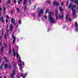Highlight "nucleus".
Masks as SVG:
<instances>
[{"instance_id":"f257e3e1","label":"nucleus","mask_w":78,"mask_h":78,"mask_svg":"<svg viewBox=\"0 0 78 78\" xmlns=\"http://www.w3.org/2000/svg\"><path fill=\"white\" fill-rule=\"evenodd\" d=\"M72 5H73V4L72 3H70L69 8H70L71 7V9L73 12V17L75 18H76V10L75 9V8H76V5H74L72 6Z\"/></svg>"},{"instance_id":"f03ea898","label":"nucleus","mask_w":78,"mask_h":78,"mask_svg":"<svg viewBox=\"0 0 78 78\" xmlns=\"http://www.w3.org/2000/svg\"><path fill=\"white\" fill-rule=\"evenodd\" d=\"M48 18L49 19V21L50 23H56V21H55V19L53 18L52 16L49 15Z\"/></svg>"},{"instance_id":"7ed1b4c3","label":"nucleus","mask_w":78,"mask_h":78,"mask_svg":"<svg viewBox=\"0 0 78 78\" xmlns=\"http://www.w3.org/2000/svg\"><path fill=\"white\" fill-rule=\"evenodd\" d=\"M68 17L69 14H67L66 16V20L67 21V19H68L69 21V22H71V21H72V19H71V18L69 17L68 18Z\"/></svg>"},{"instance_id":"20e7f679","label":"nucleus","mask_w":78,"mask_h":78,"mask_svg":"<svg viewBox=\"0 0 78 78\" xmlns=\"http://www.w3.org/2000/svg\"><path fill=\"white\" fill-rule=\"evenodd\" d=\"M9 28H10V31H12L13 30V28L14 27H13V25L10 24L9 26Z\"/></svg>"},{"instance_id":"39448f33","label":"nucleus","mask_w":78,"mask_h":78,"mask_svg":"<svg viewBox=\"0 0 78 78\" xmlns=\"http://www.w3.org/2000/svg\"><path fill=\"white\" fill-rule=\"evenodd\" d=\"M53 5L54 6H55V5L56 6H59V3L58 2H56V1H54L53 3Z\"/></svg>"},{"instance_id":"423d86ee","label":"nucleus","mask_w":78,"mask_h":78,"mask_svg":"<svg viewBox=\"0 0 78 78\" xmlns=\"http://www.w3.org/2000/svg\"><path fill=\"white\" fill-rule=\"evenodd\" d=\"M43 13V10L42 9H41L40 10V12H38V15L39 17H41V14H42Z\"/></svg>"},{"instance_id":"0eeeda50","label":"nucleus","mask_w":78,"mask_h":78,"mask_svg":"<svg viewBox=\"0 0 78 78\" xmlns=\"http://www.w3.org/2000/svg\"><path fill=\"white\" fill-rule=\"evenodd\" d=\"M58 10L57 9H55V16L56 17V19L57 20L58 19Z\"/></svg>"},{"instance_id":"6e6552de","label":"nucleus","mask_w":78,"mask_h":78,"mask_svg":"<svg viewBox=\"0 0 78 78\" xmlns=\"http://www.w3.org/2000/svg\"><path fill=\"white\" fill-rule=\"evenodd\" d=\"M0 20H1L3 23H5V20L3 19V16H2L0 18Z\"/></svg>"},{"instance_id":"1a4fd4ad","label":"nucleus","mask_w":78,"mask_h":78,"mask_svg":"<svg viewBox=\"0 0 78 78\" xmlns=\"http://www.w3.org/2000/svg\"><path fill=\"white\" fill-rule=\"evenodd\" d=\"M59 9L60 10V12H62L63 11V9L62 8V6H60L59 7Z\"/></svg>"},{"instance_id":"9d476101","label":"nucleus","mask_w":78,"mask_h":78,"mask_svg":"<svg viewBox=\"0 0 78 78\" xmlns=\"http://www.w3.org/2000/svg\"><path fill=\"white\" fill-rule=\"evenodd\" d=\"M48 14H49V15H50V16H52L53 14V12L50 11L48 12Z\"/></svg>"},{"instance_id":"9b49d317","label":"nucleus","mask_w":78,"mask_h":78,"mask_svg":"<svg viewBox=\"0 0 78 78\" xmlns=\"http://www.w3.org/2000/svg\"><path fill=\"white\" fill-rule=\"evenodd\" d=\"M11 22L13 23V24H14L15 23V20L13 18H12L11 20Z\"/></svg>"},{"instance_id":"f8f14e48","label":"nucleus","mask_w":78,"mask_h":78,"mask_svg":"<svg viewBox=\"0 0 78 78\" xmlns=\"http://www.w3.org/2000/svg\"><path fill=\"white\" fill-rule=\"evenodd\" d=\"M5 66V64H4V63H3L1 65L0 67V69H3V66Z\"/></svg>"},{"instance_id":"ddd939ff","label":"nucleus","mask_w":78,"mask_h":78,"mask_svg":"<svg viewBox=\"0 0 78 78\" xmlns=\"http://www.w3.org/2000/svg\"><path fill=\"white\" fill-rule=\"evenodd\" d=\"M12 37L13 39V40L12 42V44H14V43L15 42V41H16V37H15L13 36Z\"/></svg>"},{"instance_id":"4468645a","label":"nucleus","mask_w":78,"mask_h":78,"mask_svg":"<svg viewBox=\"0 0 78 78\" xmlns=\"http://www.w3.org/2000/svg\"><path fill=\"white\" fill-rule=\"evenodd\" d=\"M59 16L60 18L61 19L62 18H63V17H64V14L62 13V14L61 16L60 14H59Z\"/></svg>"},{"instance_id":"2eb2a0df","label":"nucleus","mask_w":78,"mask_h":78,"mask_svg":"<svg viewBox=\"0 0 78 78\" xmlns=\"http://www.w3.org/2000/svg\"><path fill=\"white\" fill-rule=\"evenodd\" d=\"M11 3V0H8L6 2V4L8 5V4H10Z\"/></svg>"},{"instance_id":"dca6fc26","label":"nucleus","mask_w":78,"mask_h":78,"mask_svg":"<svg viewBox=\"0 0 78 78\" xmlns=\"http://www.w3.org/2000/svg\"><path fill=\"white\" fill-rule=\"evenodd\" d=\"M22 1H23V0H20L18 1V4H19V5H20V2H22Z\"/></svg>"},{"instance_id":"f3484780","label":"nucleus","mask_w":78,"mask_h":78,"mask_svg":"<svg viewBox=\"0 0 78 78\" xmlns=\"http://www.w3.org/2000/svg\"><path fill=\"white\" fill-rule=\"evenodd\" d=\"M9 55H11V48H10L9 49Z\"/></svg>"},{"instance_id":"a211bd4d","label":"nucleus","mask_w":78,"mask_h":78,"mask_svg":"<svg viewBox=\"0 0 78 78\" xmlns=\"http://www.w3.org/2000/svg\"><path fill=\"white\" fill-rule=\"evenodd\" d=\"M76 3V5H78V0H75V1L74 2V3Z\"/></svg>"},{"instance_id":"6ab92c4d","label":"nucleus","mask_w":78,"mask_h":78,"mask_svg":"<svg viewBox=\"0 0 78 78\" xmlns=\"http://www.w3.org/2000/svg\"><path fill=\"white\" fill-rule=\"evenodd\" d=\"M47 4H50V3H51V2H50V1H48L47 2Z\"/></svg>"},{"instance_id":"aec40b11","label":"nucleus","mask_w":78,"mask_h":78,"mask_svg":"<svg viewBox=\"0 0 78 78\" xmlns=\"http://www.w3.org/2000/svg\"><path fill=\"white\" fill-rule=\"evenodd\" d=\"M16 56L17 59H18V58H19V54L17 52L16 53Z\"/></svg>"},{"instance_id":"412c9836","label":"nucleus","mask_w":78,"mask_h":78,"mask_svg":"<svg viewBox=\"0 0 78 78\" xmlns=\"http://www.w3.org/2000/svg\"><path fill=\"white\" fill-rule=\"evenodd\" d=\"M76 27H78V24H77V22H76L75 23Z\"/></svg>"},{"instance_id":"4be33fe9","label":"nucleus","mask_w":78,"mask_h":78,"mask_svg":"<svg viewBox=\"0 0 78 78\" xmlns=\"http://www.w3.org/2000/svg\"><path fill=\"white\" fill-rule=\"evenodd\" d=\"M24 11H25V10H26V9H27V5H25L24 7Z\"/></svg>"},{"instance_id":"5701e85b","label":"nucleus","mask_w":78,"mask_h":78,"mask_svg":"<svg viewBox=\"0 0 78 78\" xmlns=\"http://www.w3.org/2000/svg\"><path fill=\"white\" fill-rule=\"evenodd\" d=\"M27 0H24V4L26 5L27 4Z\"/></svg>"},{"instance_id":"b1692460","label":"nucleus","mask_w":78,"mask_h":78,"mask_svg":"<svg viewBox=\"0 0 78 78\" xmlns=\"http://www.w3.org/2000/svg\"><path fill=\"white\" fill-rule=\"evenodd\" d=\"M18 23L20 25L21 24V21L20 20H19Z\"/></svg>"},{"instance_id":"393cba45","label":"nucleus","mask_w":78,"mask_h":78,"mask_svg":"<svg viewBox=\"0 0 78 78\" xmlns=\"http://www.w3.org/2000/svg\"><path fill=\"white\" fill-rule=\"evenodd\" d=\"M3 45H4V46H5V47H6V44H5V42H3Z\"/></svg>"},{"instance_id":"a878e982","label":"nucleus","mask_w":78,"mask_h":78,"mask_svg":"<svg viewBox=\"0 0 78 78\" xmlns=\"http://www.w3.org/2000/svg\"><path fill=\"white\" fill-rule=\"evenodd\" d=\"M48 11H49L48 9H47L45 12V14H47V13H48Z\"/></svg>"},{"instance_id":"bb28decb","label":"nucleus","mask_w":78,"mask_h":78,"mask_svg":"<svg viewBox=\"0 0 78 78\" xmlns=\"http://www.w3.org/2000/svg\"><path fill=\"white\" fill-rule=\"evenodd\" d=\"M5 62H9V60L7 59H6L5 60Z\"/></svg>"},{"instance_id":"cd10ccee","label":"nucleus","mask_w":78,"mask_h":78,"mask_svg":"<svg viewBox=\"0 0 78 78\" xmlns=\"http://www.w3.org/2000/svg\"><path fill=\"white\" fill-rule=\"evenodd\" d=\"M7 67H8V65H7V64H5V68H7Z\"/></svg>"},{"instance_id":"c85d7f7f","label":"nucleus","mask_w":78,"mask_h":78,"mask_svg":"<svg viewBox=\"0 0 78 78\" xmlns=\"http://www.w3.org/2000/svg\"><path fill=\"white\" fill-rule=\"evenodd\" d=\"M16 9L17 10V12H18L19 13L20 10H19V8H16Z\"/></svg>"},{"instance_id":"c756f323","label":"nucleus","mask_w":78,"mask_h":78,"mask_svg":"<svg viewBox=\"0 0 78 78\" xmlns=\"http://www.w3.org/2000/svg\"><path fill=\"white\" fill-rule=\"evenodd\" d=\"M16 52H15V51H14V52H13V56H16Z\"/></svg>"},{"instance_id":"7c9ffc66","label":"nucleus","mask_w":78,"mask_h":78,"mask_svg":"<svg viewBox=\"0 0 78 78\" xmlns=\"http://www.w3.org/2000/svg\"><path fill=\"white\" fill-rule=\"evenodd\" d=\"M66 5V6H68V5H69V2H68V1H67Z\"/></svg>"},{"instance_id":"2f4dec72","label":"nucleus","mask_w":78,"mask_h":78,"mask_svg":"<svg viewBox=\"0 0 78 78\" xmlns=\"http://www.w3.org/2000/svg\"><path fill=\"white\" fill-rule=\"evenodd\" d=\"M4 37L5 38H7V37H6V34H5Z\"/></svg>"},{"instance_id":"473e14b6","label":"nucleus","mask_w":78,"mask_h":78,"mask_svg":"<svg viewBox=\"0 0 78 78\" xmlns=\"http://www.w3.org/2000/svg\"><path fill=\"white\" fill-rule=\"evenodd\" d=\"M13 77H14V74H12L11 75V78H13Z\"/></svg>"},{"instance_id":"72a5a7b5","label":"nucleus","mask_w":78,"mask_h":78,"mask_svg":"<svg viewBox=\"0 0 78 78\" xmlns=\"http://www.w3.org/2000/svg\"><path fill=\"white\" fill-rule=\"evenodd\" d=\"M9 30H7V33H9Z\"/></svg>"},{"instance_id":"f704fd0d","label":"nucleus","mask_w":78,"mask_h":78,"mask_svg":"<svg viewBox=\"0 0 78 78\" xmlns=\"http://www.w3.org/2000/svg\"><path fill=\"white\" fill-rule=\"evenodd\" d=\"M3 48H2L1 49V52H3Z\"/></svg>"},{"instance_id":"c9c22d12","label":"nucleus","mask_w":78,"mask_h":78,"mask_svg":"<svg viewBox=\"0 0 78 78\" xmlns=\"http://www.w3.org/2000/svg\"><path fill=\"white\" fill-rule=\"evenodd\" d=\"M61 5L62 6H63L64 5V3L63 2H62L61 3Z\"/></svg>"},{"instance_id":"e433bc0d","label":"nucleus","mask_w":78,"mask_h":78,"mask_svg":"<svg viewBox=\"0 0 78 78\" xmlns=\"http://www.w3.org/2000/svg\"><path fill=\"white\" fill-rule=\"evenodd\" d=\"M6 17L7 18V19H9V16H8V15H7L6 16Z\"/></svg>"},{"instance_id":"4c0bfd02","label":"nucleus","mask_w":78,"mask_h":78,"mask_svg":"<svg viewBox=\"0 0 78 78\" xmlns=\"http://www.w3.org/2000/svg\"><path fill=\"white\" fill-rule=\"evenodd\" d=\"M23 74H22V73H21L20 76H21L22 77H23Z\"/></svg>"},{"instance_id":"58836bf2","label":"nucleus","mask_w":78,"mask_h":78,"mask_svg":"<svg viewBox=\"0 0 78 78\" xmlns=\"http://www.w3.org/2000/svg\"><path fill=\"white\" fill-rule=\"evenodd\" d=\"M19 61H20V62H22V61H21V59L20 58L19 59Z\"/></svg>"},{"instance_id":"ea45409f","label":"nucleus","mask_w":78,"mask_h":78,"mask_svg":"<svg viewBox=\"0 0 78 78\" xmlns=\"http://www.w3.org/2000/svg\"><path fill=\"white\" fill-rule=\"evenodd\" d=\"M19 66H20V67H22V64H19Z\"/></svg>"},{"instance_id":"a19ab883","label":"nucleus","mask_w":78,"mask_h":78,"mask_svg":"<svg viewBox=\"0 0 78 78\" xmlns=\"http://www.w3.org/2000/svg\"><path fill=\"white\" fill-rule=\"evenodd\" d=\"M4 59H5V61L6 60V59H6V57H4Z\"/></svg>"},{"instance_id":"79ce46f5","label":"nucleus","mask_w":78,"mask_h":78,"mask_svg":"<svg viewBox=\"0 0 78 78\" xmlns=\"http://www.w3.org/2000/svg\"><path fill=\"white\" fill-rule=\"evenodd\" d=\"M42 20L43 21H45V20L44 19V18H43L42 19Z\"/></svg>"},{"instance_id":"37998d69","label":"nucleus","mask_w":78,"mask_h":78,"mask_svg":"<svg viewBox=\"0 0 78 78\" xmlns=\"http://www.w3.org/2000/svg\"><path fill=\"white\" fill-rule=\"evenodd\" d=\"M66 27V25H65L63 27V28H65Z\"/></svg>"},{"instance_id":"c03bdc74","label":"nucleus","mask_w":78,"mask_h":78,"mask_svg":"<svg viewBox=\"0 0 78 78\" xmlns=\"http://www.w3.org/2000/svg\"><path fill=\"white\" fill-rule=\"evenodd\" d=\"M44 17H45V19H47V16H46V15H45V16H44Z\"/></svg>"},{"instance_id":"a18cd8bd","label":"nucleus","mask_w":78,"mask_h":78,"mask_svg":"<svg viewBox=\"0 0 78 78\" xmlns=\"http://www.w3.org/2000/svg\"><path fill=\"white\" fill-rule=\"evenodd\" d=\"M76 31H78V28H76Z\"/></svg>"},{"instance_id":"49530a36","label":"nucleus","mask_w":78,"mask_h":78,"mask_svg":"<svg viewBox=\"0 0 78 78\" xmlns=\"http://www.w3.org/2000/svg\"><path fill=\"white\" fill-rule=\"evenodd\" d=\"M11 65H9V68H11Z\"/></svg>"},{"instance_id":"de8ad7c7","label":"nucleus","mask_w":78,"mask_h":78,"mask_svg":"<svg viewBox=\"0 0 78 78\" xmlns=\"http://www.w3.org/2000/svg\"><path fill=\"white\" fill-rule=\"evenodd\" d=\"M15 73V72L14 71H13V75L14 74V73Z\"/></svg>"},{"instance_id":"09e8293b","label":"nucleus","mask_w":78,"mask_h":78,"mask_svg":"<svg viewBox=\"0 0 78 78\" xmlns=\"http://www.w3.org/2000/svg\"><path fill=\"white\" fill-rule=\"evenodd\" d=\"M6 10V9L5 8H4V11H5Z\"/></svg>"},{"instance_id":"8fccbe9b","label":"nucleus","mask_w":78,"mask_h":78,"mask_svg":"<svg viewBox=\"0 0 78 78\" xmlns=\"http://www.w3.org/2000/svg\"><path fill=\"white\" fill-rule=\"evenodd\" d=\"M0 11H2V9L0 7Z\"/></svg>"},{"instance_id":"3c124183","label":"nucleus","mask_w":78,"mask_h":78,"mask_svg":"<svg viewBox=\"0 0 78 78\" xmlns=\"http://www.w3.org/2000/svg\"><path fill=\"white\" fill-rule=\"evenodd\" d=\"M71 2H73V1H74V0H70Z\"/></svg>"},{"instance_id":"603ef678","label":"nucleus","mask_w":78,"mask_h":78,"mask_svg":"<svg viewBox=\"0 0 78 78\" xmlns=\"http://www.w3.org/2000/svg\"><path fill=\"white\" fill-rule=\"evenodd\" d=\"M2 36H1V37H0V39H1V40L2 41Z\"/></svg>"},{"instance_id":"864d4df0","label":"nucleus","mask_w":78,"mask_h":78,"mask_svg":"<svg viewBox=\"0 0 78 78\" xmlns=\"http://www.w3.org/2000/svg\"><path fill=\"white\" fill-rule=\"evenodd\" d=\"M6 23H8V20H6Z\"/></svg>"},{"instance_id":"5fc2aeb1","label":"nucleus","mask_w":78,"mask_h":78,"mask_svg":"<svg viewBox=\"0 0 78 78\" xmlns=\"http://www.w3.org/2000/svg\"><path fill=\"white\" fill-rule=\"evenodd\" d=\"M16 0L14 1V3H16Z\"/></svg>"},{"instance_id":"6e6d98bb","label":"nucleus","mask_w":78,"mask_h":78,"mask_svg":"<svg viewBox=\"0 0 78 78\" xmlns=\"http://www.w3.org/2000/svg\"><path fill=\"white\" fill-rule=\"evenodd\" d=\"M7 36H9V35L8 34V33H7Z\"/></svg>"},{"instance_id":"4d7b16f0","label":"nucleus","mask_w":78,"mask_h":78,"mask_svg":"<svg viewBox=\"0 0 78 78\" xmlns=\"http://www.w3.org/2000/svg\"><path fill=\"white\" fill-rule=\"evenodd\" d=\"M15 50V49L14 48V49H13V52H14V51H14Z\"/></svg>"},{"instance_id":"13d9d810","label":"nucleus","mask_w":78,"mask_h":78,"mask_svg":"<svg viewBox=\"0 0 78 78\" xmlns=\"http://www.w3.org/2000/svg\"><path fill=\"white\" fill-rule=\"evenodd\" d=\"M2 62V61H1V60L0 59V63H1Z\"/></svg>"},{"instance_id":"bf43d9fd","label":"nucleus","mask_w":78,"mask_h":78,"mask_svg":"<svg viewBox=\"0 0 78 78\" xmlns=\"http://www.w3.org/2000/svg\"><path fill=\"white\" fill-rule=\"evenodd\" d=\"M9 47H10V49H11V45H9Z\"/></svg>"},{"instance_id":"052dcab7","label":"nucleus","mask_w":78,"mask_h":78,"mask_svg":"<svg viewBox=\"0 0 78 78\" xmlns=\"http://www.w3.org/2000/svg\"><path fill=\"white\" fill-rule=\"evenodd\" d=\"M8 27H9V26H8V25L7 27V28H8Z\"/></svg>"},{"instance_id":"680f3d73","label":"nucleus","mask_w":78,"mask_h":78,"mask_svg":"<svg viewBox=\"0 0 78 78\" xmlns=\"http://www.w3.org/2000/svg\"><path fill=\"white\" fill-rule=\"evenodd\" d=\"M76 9H78V7H77L76 8Z\"/></svg>"},{"instance_id":"e2e57ef3","label":"nucleus","mask_w":78,"mask_h":78,"mask_svg":"<svg viewBox=\"0 0 78 78\" xmlns=\"http://www.w3.org/2000/svg\"><path fill=\"white\" fill-rule=\"evenodd\" d=\"M19 58H20V56H19Z\"/></svg>"},{"instance_id":"0e129e2a","label":"nucleus","mask_w":78,"mask_h":78,"mask_svg":"<svg viewBox=\"0 0 78 78\" xmlns=\"http://www.w3.org/2000/svg\"><path fill=\"white\" fill-rule=\"evenodd\" d=\"M27 73H26V74H25V76H27Z\"/></svg>"},{"instance_id":"69168bd1","label":"nucleus","mask_w":78,"mask_h":78,"mask_svg":"<svg viewBox=\"0 0 78 78\" xmlns=\"http://www.w3.org/2000/svg\"><path fill=\"white\" fill-rule=\"evenodd\" d=\"M1 0H0V3H1L2 2V1H1Z\"/></svg>"},{"instance_id":"338daca9","label":"nucleus","mask_w":78,"mask_h":78,"mask_svg":"<svg viewBox=\"0 0 78 78\" xmlns=\"http://www.w3.org/2000/svg\"><path fill=\"white\" fill-rule=\"evenodd\" d=\"M23 78H25V76H23Z\"/></svg>"},{"instance_id":"774afa93","label":"nucleus","mask_w":78,"mask_h":78,"mask_svg":"<svg viewBox=\"0 0 78 78\" xmlns=\"http://www.w3.org/2000/svg\"><path fill=\"white\" fill-rule=\"evenodd\" d=\"M0 78H2V76H1V77H0Z\"/></svg>"}]
</instances>
